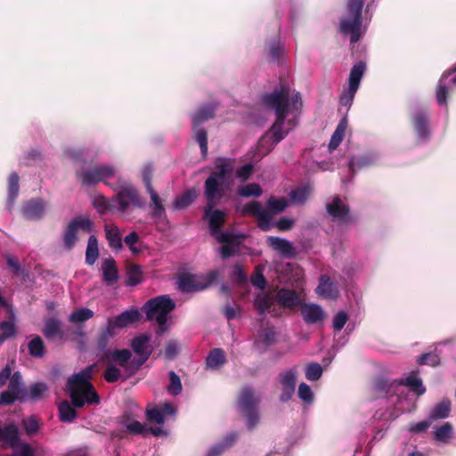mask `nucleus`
<instances>
[{"instance_id":"obj_9","label":"nucleus","mask_w":456,"mask_h":456,"mask_svg":"<svg viewBox=\"0 0 456 456\" xmlns=\"http://www.w3.org/2000/svg\"><path fill=\"white\" fill-rule=\"evenodd\" d=\"M78 230L90 233L94 230V223L82 216H76L67 225L63 232V246L66 249L71 250L77 241Z\"/></svg>"},{"instance_id":"obj_7","label":"nucleus","mask_w":456,"mask_h":456,"mask_svg":"<svg viewBox=\"0 0 456 456\" xmlns=\"http://www.w3.org/2000/svg\"><path fill=\"white\" fill-rule=\"evenodd\" d=\"M329 216L339 226L348 227L357 222V217L351 214L350 207L345 204L339 196H334L325 204Z\"/></svg>"},{"instance_id":"obj_2","label":"nucleus","mask_w":456,"mask_h":456,"mask_svg":"<svg viewBox=\"0 0 456 456\" xmlns=\"http://www.w3.org/2000/svg\"><path fill=\"white\" fill-rule=\"evenodd\" d=\"M233 160L226 158H217L215 161V170L206 179L204 183L205 198H223L233 173Z\"/></svg>"},{"instance_id":"obj_54","label":"nucleus","mask_w":456,"mask_h":456,"mask_svg":"<svg viewBox=\"0 0 456 456\" xmlns=\"http://www.w3.org/2000/svg\"><path fill=\"white\" fill-rule=\"evenodd\" d=\"M27 400L24 396L9 389L0 394V405H12L15 401L25 402Z\"/></svg>"},{"instance_id":"obj_61","label":"nucleus","mask_w":456,"mask_h":456,"mask_svg":"<svg viewBox=\"0 0 456 456\" xmlns=\"http://www.w3.org/2000/svg\"><path fill=\"white\" fill-rule=\"evenodd\" d=\"M147 360L148 358L138 355L128 361V365H126L125 370L128 372L129 376L134 375Z\"/></svg>"},{"instance_id":"obj_37","label":"nucleus","mask_w":456,"mask_h":456,"mask_svg":"<svg viewBox=\"0 0 456 456\" xmlns=\"http://www.w3.org/2000/svg\"><path fill=\"white\" fill-rule=\"evenodd\" d=\"M225 362V354L222 348L212 349L206 359V364L210 369H217L224 365Z\"/></svg>"},{"instance_id":"obj_3","label":"nucleus","mask_w":456,"mask_h":456,"mask_svg":"<svg viewBox=\"0 0 456 456\" xmlns=\"http://www.w3.org/2000/svg\"><path fill=\"white\" fill-rule=\"evenodd\" d=\"M175 308V302L168 295H161L148 300L142 310L146 314L147 321H156L157 335L162 336L168 330L167 316Z\"/></svg>"},{"instance_id":"obj_30","label":"nucleus","mask_w":456,"mask_h":456,"mask_svg":"<svg viewBox=\"0 0 456 456\" xmlns=\"http://www.w3.org/2000/svg\"><path fill=\"white\" fill-rule=\"evenodd\" d=\"M217 104L208 103L201 106L193 115H192V124L194 127L200 126L205 121L213 118L215 117V112L216 110Z\"/></svg>"},{"instance_id":"obj_18","label":"nucleus","mask_w":456,"mask_h":456,"mask_svg":"<svg viewBox=\"0 0 456 456\" xmlns=\"http://www.w3.org/2000/svg\"><path fill=\"white\" fill-rule=\"evenodd\" d=\"M266 243L272 249L278 252L285 258H294L297 255L293 244L283 238L270 236L267 238Z\"/></svg>"},{"instance_id":"obj_64","label":"nucleus","mask_w":456,"mask_h":456,"mask_svg":"<svg viewBox=\"0 0 456 456\" xmlns=\"http://www.w3.org/2000/svg\"><path fill=\"white\" fill-rule=\"evenodd\" d=\"M231 278L232 281H234L236 283L242 285L247 282L248 281V275L246 272L244 271L242 265L240 264H236L233 266L232 273L231 274Z\"/></svg>"},{"instance_id":"obj_57","label":"nucleus","mask_w":456,"mask_h":456,"mask_svg":"<svg viewBox=\"0 0 456 456\" xmlns=\"http://www.w3.org/2000/svg\"><path fill=\"white\" fill-rule=\"evenodd\" d=\"M146 419L151 423L163 424L165 418L159 407L147 408L145 411Z\"/></svg>"},{"instance_id":"obj_35","label":"nucleus","mask_w":456,"mask_h":456,"mask_svg":"<svg viewBox=\"0 0 456 456\" xmlns=\"http://www.w3.org/2000/svg\"><path fill=\"white\" fill-rule=\"evenodd\" d=\"M77 407H74L71 402L64 400L58 406L59 418L62 422H72L77 418Z\"/></svg>"},{"instance_id":"obj_10","label":"nucleus","mask_w":456,"mask_h":456,"mask_svg":"<svg viewBox=\"0 0 456 456\" xmlns=\"http://www.w3.org/2000/svg\"><path fill=\"white\" fill-rule=\"evenodd\" d=\"M289 89L281 86L263 96V103L275 112V116H287L289 114Z\"/></svg>"},{"instance_id":"obj_47","label":"nucleus","mask_w":456,"mask_h":456,"mask_svg":"<svg viewBox=\"0 0 456 456\" xmlns=\"http://www.w3.org/2000/svg\"><path fill=\"white\" fill-rule=\"evenodd\" d=\"M48 391V387L44 382H36L30 385L28 391V400L38 401L44 397L45 394Z\"/></svg>"},{"instance_id":"obj_60","label":"nucleus","mask_w":456,"mask_h":456,"mask_svg":"<svg viewBox=\"0 0 456 456\" xmlns=\"http://www.w3.org/2000/svg\"><path fill=\"white\" fill-rule=\"evenodd\" d=\"M273 216L267 210H264L257 217V226L260 230L267 232L272 228Z\"/></svg>"},{"instance_id":"obj_28","label":"nucleus","mask_w":456,"mask_h":456,"mask_svg":"<svg viewBox=\"0 0 456 456\" xmlns=\"http://www.w3.org/2000/svg\"><path fill=\"white\" fill-rule=\"evenodd\" d=\"M22 212L26 218L37 220L45 214V205L41 200H31L24 204Z\"/></svg>"},{"instance_id":"obj_48","label":"nucleus","mask_w":456,"mask_h":456,"mask_svg":"<svg viewBox=\"0 0 456 456\" xmlns=\"http://www.w3.org/2000/svg\"><path fill=\"white\" fill-rule=\"evenodd\" d=\"M452 425L445 422L440 427H436L434 432V438L444 444H447L452 435Z\"/></svg>"},{"instance_id":"obj_26","label":"nucleus","mask_w":456,"mask_h":456,"mask_svg":"<svg viewBox=\"0 0 456 456\" xmlns=\"http://www.w3.org/2000/svg\"><path fill=\"white\" fill-rule=\"evenodd\" d=\"M0 440L14 448L19 444V430L15 424L0 425Z\"/></svg>"},{"instance_id":"obj_43","label":"nucleus","mask_w":456,"mask_h":456,"mask_svg":"<svg viewBox=\"0 0 456 456\" xmlns=\"http://www.w3.org/2000/svg\"><path fill=\"white\" fill-rule=\"evenodd\" d=\"M29 354L36 358H42L45 354V343L41 337L35 336L28 344Z\"/></svg>"},{"instance_id":"obj_41","label":"nucleus","mask_w":456,"mask_h":456,"mask_svg":"<svg viewBox=\"0 0 456 456\" xmlns=\"http://www.w3.org/2000/svg\"><path fill=\"white\" fill-rule=\"evenodd\" d=\"M94 315V313L91 309L86 308V307H81V308H78V309L73 311L69 315L68 320L70 323L78 325V324L84 323L87 320L93 318Z\"/></svg>"},{"instance_id":"obj_45","label":"nucleus","mask_w":456,"mask_h":456,"mask_svg":"<svg viewBox=\"0 0 456 456\" xmlns=\"http://www.w3.org/2000/svg\"><path fill=\"white\" fill-rule=\"evenodd\" d=\"M20 177L16 172H12L8 179V200L9 204H13L20 191Z\"/></svg>"},{"instance_id":"obj_4","label":"nucleus","mask_w":456,"mask_h":456,"mask_svg":"<svg viewBox=\"0 0 456 456\" xmlns=\"http://www.w3.org/2000/svg\"><path fill=\"white\" fill-rule=\"evenodd\" d=\"M260 397L256 395L255 390L249 386H244L238 396L236 404L246 420L248 430H254L260 422L259 411Z\"/></svg>"},{"instance_id":"obj_25","label":"nucleus","mask_w":456,"mask_h":456,"mask_svg":"<svg viewBox=\"0 0 456 456\" xmlns=\"http://www.w3.org/2000/svg\"><path fill=\"white\" fill-rule=\"evenodd\" d=\"M275 299L279 305L283 308H292L300 303L299 297L295 290L284 288L278 290Z\"/></svg>"},{"instance_id":"obj_62","label":"nucleus","mask_w":456,"mask_h":456,"mask_svg":"<svg viewBox=\"0 0 456 456\" xmlns=\"http://www.w3.org/2000/svg\"><path fill=\"white\" fill-rule=\"evenodd\" d=\"M250 281L253 286H255L260 289H264L265 288L266 280L263 274V270L259 265H257L255 268L254 273L251 275Z\"/></svg>"},{"instance_id":"obj_24","label":"nucleus","mask_w":456,"mask_h":456,"mask_svg":"<svg viewBox=\"0 0 456 456\" xmlns=\"http://www.w3.org/2000/svg\"><path fill=\"white\" fill-rule=\"evenodd\" d=\"M131 357L132 353L128 349H108L103 353L102 360L106 362H113L118 366L126 369Z\"/></svg>"},{"instance_id":"obj_46","label":"nucleus","mask_w":456,"mask_h":456,"mask_svg":"<svg viewBox=\"0 0 456 456\" xmlns=\"http://www.w3.org/2000/svg\"><path fill=\"white\" fill-rule=\"evenodd\" d=\"M273 305V299L269 295H258L254 300V307L260 315H264Z\"/></svg>"},{"instance_id":"obj_56","label":"nucleus","mask_w":456,"mask_h":456,"mask_svg":"<svg viewBox=\"0 0 456 456\" xmlns=\"http://www.w3.org/2000/svg\"><path fill=\"white\" fill-rule=\"evenodd\" d=\"M167 391L172 395H177L182 392V383L180 377L174 371H169V385Z\"/></svg>"},{"instance_id":"obj_33","label":"nucleus","mask_w":456,"mask_h":456,"mask_svg":"<svg viewBox=\"0 0 456 456\" xmlns=\"http://www.w3.org/2000/svg\"><path fill=\"white\" fill-rule=\"evenodd\" d=\"M365 70L366 63L362 61L356 62L352 67L348 78V86L351 87L352 90H358Z\"/></svg>"},{"instance_id":"obj_63","label":"nucleus","mask_w":456,"mask_h":456,"mask_svg":"<svg viewBox=\"0 0 456 456\" xmlns=\"http://www.w3.org/2000/svg\"><path fill=\"white\" fill-rule=\"evenodd\" d=\"M126 431L132 435H142L146 436L148 428L146 426L137 420H132L126 425Z\"/></svg>"},{"instance_id":"obj_51","label":"nucleus","mask_w":456,"mask_h":456,"mask_svg":"<svg viewBox=\"0 0 456 456\" xmlns=\"http://www.w3.org/2000/svg\"><path fill=\"white\" fill-rule=\"evenodd\" d=\"M263 190L258 183H251L238 189V194L242 197H260Z\"/></svg>"},{"instance_id":"obj_22","label":"nucleus","mask_w":456,"mask_h":456,"mask_svg":"<svg viewBox=\"0 0 456 456\" xmlns=\"http://www.w3.org/2000/svg\"><path fill=\"white\" fill-rule=\"evenodd\" d=\"M301 314L307 324H314L322 322L325 317L322 308L316 304L302 305Z\"/></svg>"},{"instance_id":"obj_53","label":"nucleus","mask_w":456,"mask_h":456,"mask_svg":"<svg viewBox=\"0 0 456 456\" xmlns=\"http://www.w3.org/2000/svg\"><path fill=\"white\" fill-rule=\"evenodd\" d=\"M94 206L100 214H104L115 208V200H110L104 196H99L94 200Z\"/></svg>"},{"instance_id":"obj_6","label":"nucleus","mask_w":456,"mask_h":456,"mask_svg":"<svg viewBox=\"0 0 456 456\" xmlns=\"http://www.w3.org/2000/svg\"><path fill=\"white\" fill-rule=\"evenodd\" d=\"M115 168L109 165H95L91 168L76 171V177L86 186L94 185L100 182L108 184L107 180L114 177Z\"/></svg>"},{"instance_id":"obj_55","label":"nucleus","mask_w":456,"mask_h":456,"mask_svg":"<svg viewBox=\"0 0 456 456\" xmlns=\"http://www.w3.org/2000/svg\"><path fill=\"white\" fill-rule=\"evenodd\" d=\"M265 209L262 207L261 202L256 200H252L246 204L242 209V216H252L257 217Z\"/></svg>"},{"instance_id":"obj_13","label":"nucleus","mask_w":456,"mask_h":456,"mask_svg":"<svg viewBox=\"0 0 456 456\" xmlns=\"http://www.w3.org/2000/svg\"><path fill=\"white\" fill-rule=\"evenodd\" d=\"M118 211L126 213L130 205L141 208L145 205V200L140 196L139 191L131 186H124L117 194Z\"/></svg>"},{"instance_id":"obj_16","label":"nucleus","mask_w":456,"mask_h":456,"mask_svg":"<svg viewBox=\"0 0 456 456\" xmlns=\"http://www.w3.org/2000/svg\"><path fill=\"white\" fill-rule=\"evenodd\" d=\"M178 289L183 293L197 292L206 289L209 283L199 281L190 273H182L177 279Z\"/></svg>"},{"instance_id":"obj_8","label":"nucleus","mask_w":456,"mask_h":456,"mask_svg":"<svg viewBox=\"0 0 456 456\" xmlns=\"http://www.w3.org/2000/svg\"><path fill=\"white\" fill-rule=\"evenodd\" d=\"M287 116H278L270 130L258 141V150L264 155L271 151L273 147L285 138L288 130L283 128Z\"/></svg>"},{"instance_id":"obj_58","label":"nucleus","mask_w":456,"mask_h":456,"mask_svg":"<svg viewBox=\"0 0 456 456\" xmlns=\"http://www.w3.org/2000/svg\"><path fill=\"white\" fill-rule=\"evenodd\" d=\"M195 141L198 142L200 151L204 157L208 152V134L207 131L203 128H197L193 135Z\"/></svg>"},{"instance_id":"obj_14","label":"nucleus","mask_w":456,"mask_h":456,"mask_svg":"<svg viewBox=\"0 0 456 456\" xmlns=\"http://www.w3.org/2000/svg\"><path fill=\"white\" fill-rule=\"evenodd\" d=\"M411 122L419 142L427 141L430 137L429 114L426 110H414L411 115Z\"/></svg>"},{"instance_id":"obj_39","label":"nucleus","mask_w":456,"mask_h":456,"mask_svg":"<svg viewBox=\"0 0 456 456\" xmlns=\"http://www.w3.org/2000/svg\"><path fill=\"white\" fill-rule=\"evenodd\" d=\"M142 281V272L140 265L131 264L126 267V285L136 286Z\"/></svg>"},{"instance_id":"obj_32","label":"nucleus","mask_w":456,"mask_h":456,"mask_svg":"<svg viewBox=\"0 0 456 456\" xmlns=\"http://www.w3.org/2000/svg\"><path fill=\"white\" fill-rule=\"evenodd\" d=\"M450 76V71L444 72L437 84L436 96L438 104L442 106L447 105V96L449 94V86H451V84L447 80Z\"/></svg>"},{"instance_id":"obj_12","label":"nucleus","mask_w":456,"mask_h":456,"mask_svg":"<svg viewBox=\"0 0 456 456\" xmlns=\"http://www.w3.org/2000/svg\"><path fill=\"white\" fill-rule=\"evenodd\" d=\"M222 198H206L207 203L204 208V218L208 219L211 235L217 237L221 228L225 223V213L219 209H214Z\"/></svg>"},{"instance_id":"obj_29","label":"nucleus","mask_w":456,"mask_h":456,"mask_svg":"<svg viewBox=\"0 0 456 456\" xmlns=\"http://www.w3.org/2000/svg\"><path fill=\"white\" fill-rule=\"evenodd\" d=\"M116 327L112 324V322L108 319L107 323L104 327H102L98 337H97V348L103 353L107 349V346L110 338H112L116 335Z\"/></svg>"},{"instance_id":"obj_36","label":"nucleus","mask_w":456,"mask_h":456,"mask_svg":"<svg viewBox=\"0 0 456 456\" xmlns=\"http://www.w3.org/2000/svg\"><path fill=\"white\" fill-rule=\"evenodd\" d=\"M265 53L268 56L270 61H279L283 53V46L280 40L273 39L266 43Z\"/></svg>"},{"instance_id":"obj_50","label":"nucleus","mask_w":456,"mask_h":456,"mask_svg":"<svg viewBox=\"0 0 456 456\" xmlns=\"http://www.w3.org/2000/svg\"><path fill=\"white\" fill-rule=\"evenodd\" d=\"M196 196L197 194L194 190H188L175 199L174 206L177 209L186 208L194 201Z\"/></svg>"},{"instance_id":"obj_1","label":"nucleus","mask_w":456,"mask_h":456,"mask_svg":"<svg viewBox=\"0 0 456 456\" xmlns=\"http://www.w3.org/2000/svg\"><path fill=\"white\" fill-rule=\"evenodd\" d=\"M94 366V364L87 366L68 379L67 389L74 407L83 408L86 404L100 403V395L90 382Z\"/></svg>"},{"instance_id":"obj_40","label":"nucleus","mask_w":456,"mask_h":456,"mask_svg":"<svg viewBox=\"0 0 456 456\" xmlns=\"http://www.w3.org/2000/svg\"><path fill=\"white\" fill-rule=\"evenodd\" d=\"M99 256L98 240L95 235L88 238L87 247L86 250V264L93 265Z\"/></svg>"},{"instance_id":"obj_11","label":"nucleus","mask_w":456,"mask_h":456,"mask_svg":"<svg viewBox=\"0 0 456 456\" xmlns=\"http://www.w3.org/2000/svg\"><path fill=\"white\" fill-rule=\"evenodd\" d=\"M152 177V167L150 166H145L142 171V180L152 203L151 216L159 220L166 217V209L163 206L162 200L151 184Z\"/></svg>"},{"instance_id":"obj_31","label":"nucleus","mask_w":456,"mask_h":456,"mask_svg":"<svg viewBox=\"0 0 456 456\" xmlns=\"http://www.w3.org/2000/svg\"><path fill=\"white\" fill-rule=\"evenodd\" d=\"M104 232L109 246L111 248L119 250L123 248L121 233L117 225L106 224L104 225Z\"/></svg>"},{"instance_id":"obj_21","label":"nucleus","mask_w":456,"mask_h":456,"mask_svg":"<svg viewBox=\"0 0 456 456\" xmlns=\"http://www.w3.org/2000/svg\"><path fill=\"white\" fill-rule=\"evenodd\" d=\"M316 293L327 299H335L338 297L339 291L330 277L323 274L320 277L319 284L316 288Z\"/></svg>"},{"instance_id":"obj_15","label":"nucleus","mask_w":456,"mask_h":456,"mask_svg":"<svg viewBox=\"0 0 456 456\" xmlns=\"http://www.w3.org/2000/svg\"><path fill=\"white\" fill-rule=\"evenodd\" d=\"M297 368L296 366L287 370L279 375V381L281 385V393L279 400L281 403L289 402L296 389Z\"/></svg>"},{"instance_id":"obj_34","label":"nucleus","mask_w":456,"mask_h":456,"mask_svg":"<svg viewBox=\"0 0 456 456\" xmlns=\"http://www.w3.org/2000/svg\"><path fill=\"white\" fill-rule=\"evenodd\" d=\"M451 412V402L449 399H443L431 411L429 419L431 421L446 419Z\"/></svg>"},{"instance_id":"obj_42","label":"nucleus","mask_w":456,"mask_h":456,"mask_svg":"<svg viewBox=\"0 0 456 456\" xmlns=\"http://www.w3.org/2000/svg\"><path fill=\"white\" fill-rule=\"evenodd\" d=\"M398 384L409 387L417 395H422L426 392V387L423 386L421 379L414 375H410L406 379H401Z\"/></svg>"},{"instance_id":"obj_59","label":"nucleus","mask_w":456,"mask_h":456,"mask_svg":"<svg viewBox=\"0 0 456 456\" xmlns=\"http://www.w3.org/2000/svg\"><path fill=\"white\" fill-rule=\"evenodd\" d=\"M322 372L323 370L320 363L312 362L306 367L305 378L310 381H316L322 377Z\"/></svg>"},{"instance_id":"obj_38","label":"nucleus","mask_w":456,"mask_h":456,"mask_svg":"<svg viewBox=\"0 0 456 456\" xmlns=\"http://www.w3.org/2000/svg\"><path fill=\"white\" fill-rule=\"evenodd\" d=\"M347 127V118L346 117H344L342 119H340L339 123L338 124L336 130L334 131L330 143L329 148L330 151L335 150L340 142L343 141L345 136V132Z\"/></svg>"},{"instance_id":"obj_17","label":"nucleus","mask_w":456,"mask_h":456,"mask_svg":"<svg viewBox=\"0 0 456 456\" xmlns=\"http://www.w3.org/2000/svg\"><path fill=\"white\" fill-rule=\"evenodd\" d=\"M63 323L60 319L50 317L45 320L42 333L46 339L63 340L65 338V332L62 329Z\"/></svg>"},{"instance_id":"obj_49","label":"nucleus","mask_w":456,"mask_h":456,"mask_svg":"<svg viewBox=\"0 0 456 456\" xmlns=\"http://www.w3.org/2000/svg\"><path fill=\"white\" fill-rule=\"evenodd\" d=\"M266 206L268 208V212L272 215H276L282 212L288 207V201L285 198H276L274 196H271L267 201Z\"/></svg>"},{"instance_id":"obj_44","label":"nucleus","mask_w":456,"mask_h":456,"mask_svg":"<svg viewBox=\"0 0 456 456\" xmlns=\"http://www.w3.org/2000/svg\"><path fill=\"white\" fill-rule=\"evenodd\" d=\"M8 389L28 399V391L22 386V377L19 371H15L9 381Z\"/></svg>"},{"instance_id":"obj_27","label":"nucleus","mask_w":456,"mask_h":456,"mask_svg":"<svg viewBox=\"0 0 456 456\" xmlns=\"http://www.w3.org/2000/svg\"><path fill=\"white\" fill-rule=\"evenodd\" d=\"M102 280L110 286L118 280V270L116 261L112 257L105 258L102 264Z\"/></svg>"},{"instance_id":"obj_20","label":"nucleus","mask_w":456,"mask_h":456,"mask_svg":"<svg viewBox=\"0 0 456 456\" xmlns=\"http://www.w3.org/2000/svg\"><path fill=\"white\" fill-rule=\"evenodd\" d=\"M238 238L239 235L229 232H222L216 238L218 242L224 243L220 248V256L223 259H227L235 254L236 248L240 246Z\"/></svg>"},{"instance_id":"obj_5","label":"nucleus","mask_w":456,"mask_h":456,"mask_svg":"<svg viewBox=\"0 0 456 456\" xmlns=\"http://www.w3.org/2000/svg\"><path fill=\"white\" fill-rule=\"evenodd\" d=\"M365 0H348L346 3V16L340 20L339 31L350 35L351 44L358 42L362 37V12Z\"/></svg>"},{"instance_id":"obj_23","label":"nucleus","mask_w":456,"mask_h":456,"mask_svg":"<svg viewBox=\"0 0 456 456\" xmlns=\"http://www.w3.org/2000/svg\"><path fill=\"white\" fill-rule=\"evenodd\" d=\"M151 336L148 334H141L134 338L131 341L133 351L140 356L150 358L153 348L150 344Z\"/></svg>"},{"instance_id":"obj_52","label":"nucleus","mask_w":456,"mask_h":456,"mask_svg":"<svg viewBox=\"0 0 456 456\" xmlns=\"http://www.w3.org/2000/svg\"><path fill=\"white\" fill-rule=\"evenodd\" d=\"M310 190L307 187H297L289 193V198L294 204L302 205L308 199Z\"/></svg>"},{"instance_id":"obj_19","label":"nucleus","mask_w":456,"mask_h":456,"mask_svg":"<svg viewBox=\"0 0 456 456\" xmlns=\"http://www.w3.org/2000/svg\"><path fill=\"white\" fill-rule=\"evenodd\" d=\"M141 319L142 314L135 307L126 310L113 318H109L116 329H124L132 326L134 323L140 322Z\"/></svg>"}]
</instances>
